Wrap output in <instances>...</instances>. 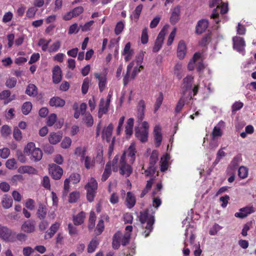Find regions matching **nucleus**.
<instances>
[{
	"label": "nucleus",
	"mask_w": 256,
	"mask_h": 256,
	"mask_svg": "<svg viewBox=\"0 0 256 256\" xmlns=\"http://www.w3.org/2000/svg\"><path fill=\"white\" fill-rule=\"evenodd\" d=\"M60 224L58 222H56L53 224L49 229V230L47 232V235L48 236L49 238H52L54 234L57 232Z\"/></svg>",
	"instance_id": "obj_42"
},
{
	"label": "nucleus",
	"mask_w": 256,
	"mask_h": 256,
	"mask_svg": "<svg viewBox=\"0 0 256 256\" xmlns=\"http://www.w3.org/2000/svg\"><path fill=\"white\" fill-rule=\"evenodd\" d=\"M13 136L14 138L20 141L22 139V134L21 131L17 127H15L14 130Z\"/></svg>",
	"instance_id": "obj_61"
},
{
	"label": "nucleus",
	"mask_w": 256,
	"mask_h": 256,
	"mask_svg": "<svg viewBox=\"0 0 256 256\" xmlns=\"http://www.w3.org/2000/svg\"><path fill=\"white\" fill-rule=\"evenodd\" d=\"M57 117L56 114H50L47 120V124L48 126H53L54 122H56Z\"/></svg>",
	"instance_id": "obj_62"
},
{
	"label": "nucleus",
	"mask_w": 256,
	"mask_h": 256,
	"mask_svg": "<svg viewBox=\"0 0 256 256\" xmlns=\"http://www.w3.org/2000/svg\"><path fill=\"white\" fill-rule=\"evenodd\" d=\"M248 174V169L244 166H240L238 169V176L241 178H244Z\"/></svg>",
	"instance_id": "obj_60"
},
{
	"label": "nucleus",
	"mask_w": 256,
	"mask_h": 256,
	"mask_svg": "<svg viewBox=\"0 0 256 256\" xmlns=\"http://www.w3.org/2000/svg\"><path fill=\"white\" fill-rule=\"evenodd\" d=\"M140 220L142 224V226L146 228L144 234L145 237L148 236L152 229V225L154 222V216L152 214H148V210L140 212Z\"/></svg>",
	"instance_id": "obj_5"
},
{
	"label": "nucleus",
	"mask_w": 256,
	"mask_h": 256,
	"mask_svg": "<svg viewBox=\"0 0 256 256\" xmlns=\"http://www.w3.org/2000/svg\"><path fill=\"white\" fill-rule=\"evenodd\" d=\"M194 78L192 76L188 75L185 77L184 80L181 86V90L183 94H184L190 88L192 84L194 82Z\"/></svg>",
	"instance_id": "obj_16"
},
{
	"label": "nucleus",
	"mask_w": 256,
	"mask_h": 256,
	"mask_svg": "<svg viewBox=\"0 0 256 256\" xmlns=\"http://www.w3.org/2000/svg\"><path fill=\"white\" fill-rule=\"evenodd\" d=\"M6 166L9 170L16 169L17 168L16 160L14 158L8 159L6 162Z\"/></svg>",
	"instance_id": "obj_47"
},
{
	"label": "nucleus",
	"mask_w": 256,
	"mask_h": 256,
	"mask_svg": "<svg viewBox=\"0 0 256 256\" xmlns=\"http://www.w3.org/2000/svg\"><path fill=\"white\" fill-rule=\"evenodd\" d=\"M80 180V176L78 174H71L68 179L65 180V184H76L78 183Z\"/></svg>",
	"instance_id": "obj_39"
},
{
	"label": "nucleus",
	"mask_w": 256,
	"mask_h": 256,
	"mask_svg": "<svg viewBox=\"0 0 256 256\" xmlns=\"http://www.w3.org/2000/svg\"><path fill=\"white\" fill-rule=\"evenodd\" d=\"M148 132L142 130L139 127L135 128V136L142 142H145L148 140Z\"/></svg>",
	"instance_id": "obj_17"
},
{
	"label": "nucleus",
	"mask_w": 256,
	"mask_h": 256,
	"mask_svg": "<svg viewBox=\"0 0 256 256\" xmlns=\"http://www.w3.org/2000/svg\"><path fill=\"white\" fill-rule=\"evenodd\" d=\"M37 214L40 219H44L46 214V208L42 204L40 205L38 210Z\"/></svg>",
	"instance_id": "obj_45"
},
{
	"label": "nucleus",
	"mask_w": 256,
	"mask_h": 256,
	"mask_svg": "<svg viewBox=\"0 0 256 256\" xmlns=\"http://www.w3.org/2000/svg\"><path fill=\"white\" fill-rule=\"evenodd\" d=\"M180 8L179 6H176L172 9L170 22L172 24H176L180 19Z\"/></svg>",
	"instance_id": "obj_22"
},
{
	"label": "nucleus",
	"mask_w": 256,
	"mask_h": 256,
	"mask_svg": "<svg viewBox=\"0 0 256 256\" xmlns=\"http://www.w3.org/2000/svg\"><path fill=\"white\" fill-rule=\"evenodd\" d=\"M104 226L103 220H100L95 230L96 234L97 235L101 234L104 230Z\"/></svg>",
	"instance_id": "obj_54"
},
{
	"label": "nucleus",
	"mask_w": 256,
	"mask_h": 256,
	"mask_svg": "<svg viewBox=\"0 0 256 256\" xmlns=\"http://www.w3.org/2000/svg\"><path fill=\"white\" fill-rule=\"evenodd\" d=\"M83 121L88 126H91L94 123L93 118L92 115L89 113H86L84 114Z\"/></svg>",
	"instance_id": "obj_48"
},
{
	"label": "nucleus",
	"mask_w": 256,
	"mask_h": 256,
	"mask_svg": "<svg viewBox=\"0 0 256 256\" xmlns=\"http://www.w3.org/2000/svg\"><path fill=\"white\" fill-rule=\"evenodd\" d=\"M98 188V183L94 178H91L85 186L86 190V197L90 202L94 200Z\"/></svg>",
	"instance_id": "obj_8"
},
{
	"label": "nucleus",
	"mask_w": 256,
	"mask_h": 256,
	"mask_svg": "<svg viewBox=\"0 0 256 256\" xmlns=\"http://www.w3.org/2000/svg\"><path fill=\"white\" fill-rule=\"evenodd\" d=\"M224 124L223 122H220L214 128L212 133L213 137L220 136H222V131L220 127L224 126Z\"/></svg>",
	"instance_id": "obj_41"
},
{
	"label": "nucleus",
	"mask_w": 256,
	"mask_h": 256,
	"mask_svg": "<svg viewBox=\"0 0 256 256\" xmlns=\"http://www.w3.org/2000/svg\"><path fill=\"white\" fill-rule=\"evenodd\" d=\"M208 24L207 20H202L198 21L196 26V32L198 34L202 33L207 28Z\"/></svg>",
	"instance_id": "obj_28"
},
{
	"label": "nucleus",
	"mask_w": 256,
	"mask_h": 256,
	"mask_svg": "<svg viewBox=\"0 0 256 256\" xmlns=\"http://www.w3.org/2000/svg\"><path fill=\"white\" fill-rule=\"evenodd\" d=\"M82 160L84 162V166L87 170L92 168L94 166L95 160L94 158L86 156Z\"/></svg>",
	"instance_id": "obj_34"
},
{
	"label": "nucleus",
	"mask_w": 256,
	"mask_h": 256,
	"mask_svg": "<svg viewBox=\"0 0 256 256\" xmlns=\"http://www.w3.org/2000/svg\"><path fill=\"white\" fill-rule=\"evenodd\" d=\"M113 128L114 126L112 124H109L108 126L105 127L102 132V138L106 139L107 142L110 141Z\"/></svg>",
	"instance_id": "obj_24"
},
{
	"label": "nucleus",
	"mask_w": 256,
	"mask_h": 256,
	"mask_svg": "<svg viewBox=\"0 0 256 256\" xmlns=\"http://www.w3.org/2000/svg\"><path fill=\"white\" fill-rule=\"evenodd\" d=\"M0 238L6 242H14V234L7 226L0 224Z\"/></svg>",
	"instance_id": "obj_10"
},
{
	"label": "nucleus",
	"mask_w": 256,
	"mask_h": 256,
	"mask_svg": "<svg viewBox=\"0 0 256 256\" xmlns=\"http://www.w3.org/2000/svg\"><path fill=\"white\" fill-rule=\"evenodd\" d=\"M144 59V54H138L134 60H132L127 66L126 74L124 78V84L128 82V78L131 77L134 78L138 72L143 68L142 63Z\"/></svg>",
	"instance_id": "obj_2"
},
{
	"label": "nucleus",
	"mask_w": 256,
	"mask_h": 256,
	"mask_svg": "<svg viewBox=\"0 0 256 256\" xmlns=\"http://www.w3.org/2000/svg\"><path fill=\"white\" fill-rule=\"evenodd\" d=\"M94 76L98 80V87L100 92H102L106 84V77L104 74H100L98 73L94 74Z\"/></svg>",
	"instance_id": "obj_26"
},
{
	"label": "nucleus",
	"mask_w": 256,
	"mask_h": 256,
	"mask_svg": "<svg viewBox=\"0 0 256 256\" xmlns=\"http://www.w3.org/2000/svg\"><path fill=\"white\" fill-rule=\"evenodd\" d=\"M86 216V214L84 212H80L76 215L73 216V222L74 225L79 226L82 224Z\"/></svg>",
	"instance_id": "obj_33"
},
{
	"label": "nucleus",
	"mask_w": 256,
	"mask_h": 256,
	"mask_svg": "<svg viewBox=\"0 0 256 256\" xmlns=\"http://www.w3.org/2000/svg\"><path fill=\"white\" fill-rule=\"evenodd\" d=\"M158 151H152L150 160V166L149 168L144 171L146 176H153L155 174L156 168L154 167V165L158 160Z\"/></svg>",
	"instance_id": "obj_12"
},
{
	"label": "nucleus",
	"mask_w": 256,
	"mask_h": 256,
	"mask_svg": "<svg viewBox=\"0 0 256 256\" xmlns=\"http://www.w3.org/2000/svg\"><path fill=\"white\" fill-rule=\"evenodd\" d=\"M136 144L132 142L128 149L126 150L121 156L120 162V173L128 177L132 172L131 164L136 160Z\"/></svg>",
	"instance_id": "obj_1"
},
{
	"label": "nucleus",
	"mask_w": 256,
	"mask_h": 256,
	"mask_svg": "<svg viewBox=\"0 0 256 256\" xmlns=\"http://www.w3.org/2000/svg\"><path fill=\"white\" fill-rule=\"evenodd\" d=\"M84 12V8L82 6L74 8L72 11L68 12L65 15V20H70L72 18L76 17Z\"/></svg>",
	"instance_id": "obj_20"
},
{
	"label": "nucleus",
	"mask_w": 256,
	"mask_h": 256,
	"mask_svg": "<svg viewBox=\"0 0 256 256\" xmlns=\"http://www.w3.org/2000/svg\"><path fill=\"white\" fill-rule=\"evenodd\" d=\"M134 122V120L133 118H130L127 120L125 132L128 136H130L132 134Z\"/></svg>",
	"instance_id": "obj_36"
},
{
	"label": "nucleus",
	"mask_w": 256,
	"mask_h": 256,
	"mask_svg": "<svg viewBox=\"0 0 256 256\" xmlns=\"http://www.w3.org/2000/svg\"><path fill=\"white\" fill-rule=\"evenodd\" d=\"M0 132L2 136L6 137L10 134L11 129L8 125H4L1 128Z\"/></svg>",
	"instance_id": "obj_56"
},
{
	"label": "nucleus",
	"mask_w": 256,
	"mask_h": 256,
	"mask_svg": "<svg viewBox=\"0 0 256 256\" xmlns=\"http://www.w3.org/2000/svg\"><path fill=\"white\" fill-rule=\"evenodd\" d=\"M194 228L193 226L190 225L186 230L185 232V240L184 242V248L182 250L184 254L188 256L190 254V250L187 248L188 242H189L191 244H194V242L195 238L194 232Z\"/></svg>",
	"instance_id": "obj_9"
},
{
	"label": "nucleus",
	"mask_w": 256,
	"mask_h": 256,
	"mask_svg": "<svg viewBox=\"0 0 256 256\" xmlns=\"http://www.w3.org/2000/svg\"><path fill=\"white\" fill-rule=\"evenodd\" d=\"M131 44L130 42L126 44L122 52V54L124 56V60L126 62L130 60L134 54V52L130 48Z\"/></svg>",
	"instance_id": "obj_23"
},
{
	"label": "nucleus",
	"mask_w": 256,
	"mask_h": 256,
	"mask_svg": "<svg viewBox=\"0 0 256 256\" xmlns=\"http://www.w3.org/2000/svg\"><path fill=\"white\" fill-rule=\"evenodd\" d=\"M110 99L111 96L108 94L107 96L106 101H105L104 99H102L100 100L98 110V116L100 118L102 117L104 114H106L108 112L110 102Z\"/></svg>",
	"instance_id": "obj_14"
},
{
	"label": "nucleus",
	"mask_w": 256,
	"mask_h": 256,
	"mask_svg": "<svg viewBox=\"0 0 256 256\" xmlns=\"http://www.w3.org/2000/svg\"><path fill=\"white\" fill-rule=\"evenodd\" d=\"M154 134L156 146H158L160 144L162 140V129L160 126L156 125L154 126Z\"/></svg>",
	"instance_id": "obj_25"
},
{
	"label": "nucleus",
	"mask_w": 256,
	"mask_h": 256,
	"mask_svg": "<svg viewBox=\"0 0 256 256\" xmlns=\"http://www.w3.org/2000/svg\"><path fill=\"white\" fill-rule=\"evenodd\" d=\"M49 172L53 178L58 180L61 178L63 170L60 166L52 164L50 166Z\"/></svg>",
	"instance_id": "obj_15"
},
{
	"label": "nucleus",
	"mask_w": 256,
	"mask_h": 256,
	"mask_svg": "<svg viewBox=\"0 0 256 256\" xmlns=\"http://www.w3.org/2000/svg\"><path fill=\"white\" fill-rule=\"evenodd\" d=\"M32 108V104L30 102H24L22 108V113L26 115L30 112Z\"/></svg>",
	"instance_id": "obj_51"
},
{
	"label": "nucleus",
	"mask_w": 256,
	"mask_h": 256,
	"mask_svg": "<svg viewBox=\"0 0 256 256\" xmlns=\"http://www.w3.org/2000/svg\"><path fill=\"white\" fill-rule=\"evenodd\" d=\"M132 230V226H128L125 228L126 233L124 234L120 232H116L113 236L112 248L114 249H118L120 244L123 246L127 244L129 242Z\"/></svg>",
	"instance_id": "obj_4"
},
{
	"label": "nucleus",
	"mask_w": 256,
	"mask_h": 256,
	"mask_svg": "<svg viewBox=\"0 0 256 256\" xmlns=\"http://www.w3.org/2000/svg\"><path fill=\"white\" fill-rule=\"evenodd\" d=\"M145 102L144 100L139 102L137 106V112L136 114L137 122L140 126H138L142 130L149 131L150 125L148 122L143 121L144 118V111H145Z\"/></svg>",
	"instance_id": "obj_6"
},
{
	"label": "nucleus",
	"mask_w": 256,
	"mask_h": 256,
	"mask_svg": "<svg viewBox=\"0 0 256 256\" xmlns=\"http://www.w3.org/2000/svg\"><path fill=\"white\" fill-rule=\"evenodd\" d=\"M60 140V137L59 135L56 134H51L49 138V141L52 144H56Z\"/></svg>",
	"instance_id": "obj_58"
},
{
	"label": "nucleus",
	"mask_w": 256,
	"mask_h": 256,
	"mask_svg": "<svg viewBox=\"0 0 256 256\" xmlns=\"http://www.w3.org/2000/svg\"><path fill=\"white\" fill-rule=\"evenodd\" d=\"M124 23L122 22H119L116 26L114 30L115 34L116 35L120 34L124 30Z\"/></svg>",
	"instance_id": "obj_64"
},
{
	"label": "nucleus",
	"mask_w": 256,
	"mask_h": 256,
	"mask_svg": "<svg viewBox=\"0 0 256 256\" xmlns=\"http://www.w3.org/2000/svg\"><path fill=\"white\" fill-rule=\"evenodd\" d=\"M196 66H197L196 70L199 73L200 79L205 76L206 74L210 75V70L202 62V55L198 52L196 53L190 60L188 66V69L190 70H192Z\"/></svg>",
	"instance_id": "obj_3"
},
{
	"label": "nucleus",
	"mask_w": 256,
	"mask_h": 256,
	"mask_svg": "<svg viewBox=\"0 0 256 256\" xmlns=\"http://www.w3.org/2000/svg\"><path fill=\"white\" fill-rule=\"evenodd\" d=\"M170 156L168 154H164L160 159V167L162 172H165L168 168Z\"/></svg>",
	"instance_id": "obj_30"
},
{
	"label": "nucleus",
	"mask_w": 256,
	"mask_h": 256,
	"mask_svg": "<svg viewBox=\"0 0 256 256\" xmlns=\"http://www.w3.org/2000/svg\"><path fill=\"white\" fill-rule=\"evenodd\" d=\"M50 40H47L44 38H41L38 42V45L42 47L43 51H46L48 50V46Z\"/></svg>",
	"instance_id": "obj_52"
},
{
	"label": "nucleus",
	"mask_w": 256,
	"mask_h": 256,
	"mask_svg": "<svg viewBox=\"0 0 256 256\" xmlns=\"http://www.w3.org/2000/svg\"><path fill=\"white\" fill-rule=\"evenodd\" d=\"M86 149L84 146H80L77 148L75 150V154L81 157V160L85 156Z\"/></svg>",
	"instance_id": "obj_49"
},
{
	"label": "nucleus",
	"mask_w": 256,
	"mask_h": 256,
	"mask_svg": "<svg viewBox=\"0 0 256 256\" xmlns=\"http://www.w3.org/2000/svg\"><path fill=\"white\" fill-rule=\"evenodd\" d=\"M185 104V100L182 97L178 100L176 106L175 108V110L176 112H179Z\"/></svg>",
	"instance_id": "obj_63"
},
{
	"label": "nucleus",
	"mask_w": 256,
	"mask_h": 256,
	"mask_svg": "<svg viewBox=\"0 0 256 256\" xmlns=\"http://www.w3.org/2000/svg\"><path fill=\"white\" fill-rule=\"evenodd\" d=\"M21 230L28 233H31L35 230V225L34 222L30 220H28L24 222L21 226Z\"/></svg>",
	"instance_id": "obj_21"
},
{
	"label": "nucleus",
	"mask_w": 256,
	"mask_h": 256,
	"mask_svg": "<svg viewBox=\"0 0 256 256\" xmlns=\"http://www.w3.org/2000/svg\"><path fill=\"white\" fill-rule=\"evenodd\" d=\"M13 200L10 196L8 194H4L1 198V204L5 209H8L12 206Z\"/></svg>",
	"instance_id": "obj_27"
},
{
	"label": "nucleus",
	"mask_w": 256,
	"mask_h": 256,
	"mask_svg": "<svg viewBox=\"0 0 256 256\" xmlns=\"http://www.w3.org/2000/svg\"><path fill=\"white\" fill-rule=\"evenodd\" d=\"M24 206L29 210H34L35 208V202L32 198H28L26 200Z\"/></svg>",
	"instance_id": "obj_57"
},
{
	"label": "nucleus",
	"mask_w": 256,
	"mask_h": 256,
	"mask_svg": "<svg viewBox=\"0 0 256 256\" xmlns=\"http://www.w3.org/2000/svg\"><path fill=\"white\" fill-rule=\"evenodd\" d=\"M0 99L4 100V104H7L14 99V96H10V92L5 90L0 93Z\"/></svg>",
	"instance_id": "obj_32"
},
{
	"label": "nucleus",
	"mask_w": 256,
	"mask_h": 256,
	"mask_svg": "<svg viewBox=\"0 0 256 256\" xmlns=\"http://www.w3.org/2000/svg\"><path fill=\"white\" fill-rule=\"evenodd\" d=\"M187 48L185 42L182 40L178 44L177 48V56L180 59H183L186 54Z\"/></svg>",
	"instance_id": "obj_19"
},
{
	"label": "nucleus",
	"mask_w": 256,
	"mask_h": 256,
	"mask_svg": "<svg viewBox=\"0 0 256 256\" xmlns=\"http://www.w3.org/2000/svg\"><path fill=\"white\" fill-rule=\"evenodd\" d=\"M19 173L21 174H34L36 173V170L33 167L28 166H20L18 170Z\"/></svg>",
	"instance_id": "obj_35"
},
{
	"label": "nucleus",
	"mask_w": 256,
	"mask_h": 256,
	"mask_svg": "<svg viewBox=\"0 0 256 256\" xmlns=\"http://www.w3.org/2000/svg\"><path fill=\"white\" fill-rule=\"evenodd\" d=\"M136 200L134 196L131 192H128L126 199V204L128 208H131L136 204Z\"/></svg>",
	"instance_id": "obj_31"
},
{
	"label": "nucleus",
	"mask_w": 256,
	"mask_h": 256,
	"mask_svg": "<svg viewBox=\"0 0 256 256\" xmlns=\"http://www.w3.org/2000/svg\"><path fill=\"white\" fill-rule=\"evenodd\" d=\"M240 158L238 156H236L234 157L232 162H230V164L229 165L228 167V170L230 172H233L234 170L238 164H240Z\"/></svg>",
	"instance_id": "obj_37"
},
{
	"label": "nucleus",
	"mask_w": 256,
	"mask_h": 256,
	"mask_svg": "<svg viewBox=\"0 0 256 256\" xmlns=\"http://www.w3.org/2000/svg\"><path fill=\"white\" fill-rule=\"evenodd\" d=\"M50 104L52 106H64V100L58 97H54L50 99Z\"/></svg>",
	"instance_id": "obj_38"
},
{
	"label": "nucleus",
	"mask_w": 256,
	"mask_h": 256,
	"mask_svg": "<svg viewBox=\"0 0 256 256\" xmlns=\"http://www.w3.org/2000/svg\"><path fill=\"white\" fill-rule=\"evenodd\" d=\"M169 26L166 25L160 32L153 47L152 51L156 52L161 48L165 36L168 32Z\"/></svg>",
	"instance_id": "obj_11"
},
{
	"label": "nucleus",
	"mask_w": 256,
	"mask_h": 256,
	"mask_svg": "<svg viewBox=\"0 0 256 256\" xmlns=\"http://www.w3.org/2000/svg\"><path fill=\"white\" fill-rule=\"evenodd\" d=\"M96 220V216L94 212L92 211L90 212L88 228L90 230H92L95 226V221Z\"/></svg>",
	"instance_id": "obj_46"
},
{
	"label": "nucleus",
	"mask_w": 256,
	"mask_h": 256,
	"mask_svg": "<svg viewBox=\"0 0 256 256\" xmlns=\"http://www.w3.org/2000/svg\"><path fill=\"white\" fill-rule=\"evenodd\" d=\"M254 210L252 206H246L240 208L238 212L235 213L234 216L236 218H243L254 212Z\"/></svg>",
	"instance_id": "obj_18"
},
{
	"label": "nucleus",
	"mask_w": 256,
	"mask_h": 256,
	"mask_svg": "<svg viewBox=\"0 0 256 256\" xmlns=\"http://www.w3.org/2000/svg\"><path fill=\"white\" fill-rule=\"evenodd\" d=\"M53 82L55 84L59 83L62 80V70L58 66H56L52 70Z\"/></svg>",
	"instance_id": "obj_29"
},
{
	"label": "nucleus",
	"mask_w": 256,
	"mask_h": 256,
	"mask_svg": "<svg viewBox=\"0 0 256 256\" xmlns=\"http://www.w3.org/2000/svg\"><path fill=\"white\" fill-rule=\"evenodd\" d=\"M98 240L94 239L92 240L90 243L88 248V252L91 253L94 252L98 244Z\"/></svg>",
	"instance_id": "obj_50"
},
{
	"label": "nucleus",
	"mask_w": 256,
	"mask_h": 256,
	"mask_svg": "<svg viewBox=\"0 0 256 256\" xmlns=\"http://www.w3.org/2000/svg\"><path fill=\"white\" fill-rule=\"evenodd\" d=\"M232 40L234 48L238 52L243 54L246 46L244 38L240 36H236L233 38Z\"/></svg>",
	"instance_id": "obj_13"
},
{
	"label": "nucleus",
	"mask_w": 256,
	"mask_h": 256,
	"mask_svg": "<svg viewBox=\"0 0 256 256\" xmlns=\"http://www.w3.org/2000/svg\"><path fill=\"white\" fill-rule=\"evenodd\" d=\"M163 99V94H162V93H160L156 100V102L154 104V112H156L160 108Z\"/></svg>",
	"instance_id": "obj_55"
},
{
	"label": "nucleus",
	"mask_w": 256,
	"mask_h": 256,
	"mask_svg": "<svg viewBox=\"0 0 256 256\" xmlns=\"http://www.w3.org/2000/svg\"><path fill=\"white\" fill-rule=\"evenodd\" d=\"M80 198V193L78 192H74L70 194L68 200L70 202H75Z\"/></svg>",
	"instance_id": "obj_53"
},
{
	"label": "nucleus",
	"mask_w": 256,
	"mask_h": 256,
	"mask_svg": "<svg viewBox=\"0 0 256 256\" xmlns=\"http://www.w3.org/2000/svg\"><path fill=\"white\" fill-rule=\"evenodd\" d=\"M148 29L145 28L142 31L141 36V42L142 44H146L148 42Z\"/></svg>",
	"instance_id": "obj_59"
},
{
	"label": "nucleus",
	"mask_w": 256,
	"mask_h": 256,
	"mask_svg": "<svg viewBox=\"0 0 256 256\" xmlns=\"http://www.w3.org/2000/svg\"><path fill=\"white\" fill-rule=\"evenodd\" d=\"M90 83L91 80L89 78H86L84 79L82 86V92L83 94H86L88 92Z\"/></svg>",
	"instance_id": "obj_43"
},
{
	"label": "nucleus",
	"mask_w": 256,
	"mask_h": 256,
	"mask_svg": "<svg viewBox=\"0 0 256 256\" xmlns=\"http://www.w3.org/2000/svg\"><path fill=\"white\" fill-rule=\"evenodd\" d=\"M24 153L27 155H31V159L35 162L40 160L42 156V150L35 146L34 142H30L27 144L24 148Z\"/></svg>",
	"instance_id": "obj_7"
},
{
	"label": "nucleus",
	"mask_w": 256,
	"mask_h": 256,
	"mask_svg": "<svg viewBox=\"0 0 256 256\" xmlns=\"http://www.w3.org/2000/svg\"><path fill=\"white\" fill-rule=\"evenodd\" d=\"M26 92L30 96H36L38 94L37 88L33 84H30L27 86Z\"/></svg>",
	"instance_id": "obj_40"
},
{
	"label": "nucleus",
	"mask_w": 256,
	"mask_h": 256,
	"mask_svg": "<svg viewBox=\"0 0 256 256\" xmlns=\"http://www.w3.org/2000/svg\"><path fill=\"white\" fill-rule=\"evenodd\" d=\"M111 174V168L110 165L109 163L106 164L105 170L102 175V182L106 181L108 178L110 176Z\"/></svg>",
	"instance_id": "obj_44"
}]
</instances>
